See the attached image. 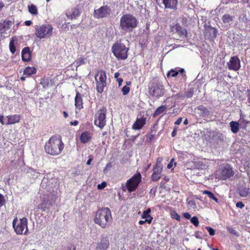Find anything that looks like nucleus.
<instances>
[{
	"instance_id": "53",
	"label": "nucleus",
	"mask_w": 250,
	"mask_h": 250,
	"mask_svg": "<svg viewBox=\"0 0 250 250\" xmlns=\"http://www.w3.org/2000/svg\"><path fill=\"white\" fill-rule=\"evenodd\" d=\"M0 123L2 125L5 124L4 123V117L3 115H0Z\"/></svg>"
},
{
	"instance_id": "39",
	"label": "nucleus",
	"mask_w": 250,
	"mask_h": 250,
	"mask_svg": "<svg viewBox=\"0 0 250 250\" xmlns=\"http://www.w3.org/2000/svg\"><path fill=\"white\" fill-rule=\"evenodd\" d=\"M190 222L195 226L198 227L199 226V221L197 217L193 216L190 219Z\"/></svg>"
},
{
	"instance_id": "30",
	"label": "nucleus",
	"mask_w": 250,
	"mask_h": 250,
	"mask_svg": "<svg viewBox=\"0 0 250 250\" xmlns=\"http://www.w3.org/2000/svg\"><path fill=\"white\" fill-rule=\"evenodd\" d=\"M250 193V188L244 187L239 189L238 194L241 197H246Z\"/></svg>"
},
{
	"instance_id": "58",
	"label": "nucleus",
	"mask_w": 250,
	"mask_h": 250,
	"mask_svg": "<svg viewBox=\"0 0 250 250\" xmlns=\"http://www.w3.org/2000/svg\"><path fill=\"white\" fill-rule=\"evenodd\" d=\"M63 116H64V117L65 118H67V117H68V113H67L66 112H65V111H63Z\"/></svg>"
},
{
	"instance_id": "29",
	"label": "nucleus",
	"mask_w": 250,
	"mask_h": 250,
	"mask_svg": "<svg viewBox=\"0 0 250 250\" xmlns=\"http://www.w3.org/2000/svg\"><path fill=\"white\" fill-rule=\"evenodd\" d=\"M151 210L150 208H148L146 210H144L142 215V218L146 219H150L151 223L153 220V217L150 215Z\"/></svg>"
},
{
	"instance_id": "59",
	"label": "nucleus",
	"mask_w": 250,
	"mask_h": 250,
	"mask_svg": "<svg viewBox=\"0 0 250 250\" xmlns=\"http://www.w3.org/2000/svg\"><path fill=\"white\" fill-rule=\"evenodd\" d=\"M163 179L164 180H165L166 182H168L169 180V178H168V177L167 176H164V177L163 178Z\"/></svg>"
},
{
	"instance_id": "64",
	"label": "nucleus",
	"mask_w": 250,
	"mask_h": 250,
	"mask_svg": "<svg viewBox=\"0 0 250 250\" xmlns=\"http://www.w3.org/2000/svg\"><path fill=\"white\" fill-rule=\"evenodd\" d=\"M91 161H92V159H91V158L87 160V162H86V164L87 165H90V163H91Z\"/></svg>"
},
{
	"instance_id": "44",
	"label": "nucleus",
	"mask_w": 250,
	"mask_h": 250,
	"mask_svg": "<svg viewBox=\"0 0 250 250\" xmlns=\"http://www.w3.org/2000/svg\"><path fill=\"white\" fill-rule=\"evenodd\" d=\"M5 204V199L4 196L0 193V208Z\"/></svg>"
},
{
	"instance_id": "35",
	"label": "nucleus",
	"mask_w": 250,
	"mask_h": 250,
	"mask_svg": "<svg viewBox=\"0 0 250 250\" xmlns=\"http://www.w3.org/2000/svg\"><path fill=\"white\" fill-rule=\"evenodd\" d=\"M49 81L50 80L48 78L44 77L42 79L40 83L43 88H46L49 85Z\"/></svg>"
},
{
	"instance_id": "3",
	"label": "nucleus",
	"mask_w": 250,
	"mask_h": 250,
	"mask_svg": "<svg viewBox=\"0 0 250 250\" xmlns=\"http://www.w3.org/2000/svg\"><path fill=\"white\" fill-rule=\"evenodd\" d=\"M138 23L137 18L131 14L124 15L120 19V27L123 30L126 32L132 31L137 26Z\"/></svg>"
},
{
	"instance_id": "20",
	"label": "nucleus",
	"mask_w": 250,
	"mask_h": 250,
	"mask_svg": "<svg viewBox=\"0 0 250 250\" xmlns=\"http://www.w3.org/2000/svg\"><path fill=\"white\" fill-rule=\"evenodd\" d=\"M92 134L88 131L83 132L80 136V140L83 144H86L90 142L92 139Z\"/></svg>"
},
{
	"instance_id": "15",
	"label": "nucleus",
	"mask_w": 250,
	"mask_h": 250,
	"mask_svg": "<svg viewBox=\"0 0 250 250\" xmlns=\"http://www.w3.org/2000/svg\"><path fill=\"white\" fill-rule=\"evenodd\" d=\"M196 113L200 118L205 119V118L210 116V111L209 109L203 105L198 106L196 108Z\"/></svg>"
},
{
	"instance_id": "9",
	"label": "nucleus",
	"mask_w": 250,
	"mask_h": 250,
	"mask_svg": "<svg viewBox=\"0 0 250 250\" xmlns=\"http://www.w3.org/2000/svg\"><path fill=\"white\" fill-rule=\"evenodd\" d=\"M106 107L103 106L96 112L95 115L94 124L101 129H103L106 125Z\"/></svg>"
},
{
	"instance_id": "4",
	"label": "nucleus",
	"mask_w": 250,
	"mask_h": 250,
	"mask_svg": "<svg viewBox=\"0 0 250 250\" xmlns=\"http://www.w3.org/2000/svg\"><path fill=\"white\" fill-rule=\"evenodd\" d=\"M128 50L129 48L125 44L118 42L114 43L111 48L112 52L118 60H125L127 59Z\"/></svg>"
},
{
	"instance_id": "63",
	"label": "nucleus",
	"mask_w": 250,
	"mask_h": 250,
	"mask_svg": "<svg viewBox=\"0 0 250 250\" xmlns=\"http://www.w3.org/2000/svg\"><path fill=\"white\" fill-rule=\"evenodd\" d=\"M247 21V18H246V16H245V15H244V16H243V19H242V21H244V22H246Z\"/></svg>"
},
{
	"instance_id": "26",
	"label": "nucleus",
	"mask_w": 250,
	"mask_h": 250,
	"mask_svg": "<svg viewBox=\"0 0 250 250\" xmlns=\"http://www.w3.org/2000/svg\"><path fill=\"white\" fill-rule=\"evenodd\" d=\"M37 69L34 67L27 66L23 71V75L27 76L36 74Z\"/></svg>"
},
{
	"instance_id": "40",
	"label": "nucleus",
	"mask_w": 250,
	"mask_h": 250,
	"mask_svg": "<svg viewBox=\"0 0 250 250\" xmlns=\"http://www.w3.org/2000/svg\"><path fill=\"white\" fill-rule=\"evenodd\" d=\"M9 49L12 54H14L16 52V46L12 41H10L9 43Z\"/></svg>"
},
{
	"instance_id": "10",
	"label": "nucleus",
	"mask_w": 250,
	"mask_h": 250,
	"mask_svg": "<svg viewBox=\"0 0 250 250\" xmlns=\"http://www.w3.org/2000/svg\"><path fill=\"white\" fill-rule=\"evenodd\" d=\"M165 89L163 85L158 83H152L148 87V93L152 97L159 98L164 95Z\"/></svg>"
},
{
	"instance_id": "14",
	"label": "nucleus",
	"mask_w": 250,
	"mask_h": 250,
	"mask_svg": "<svg viewBox=\"0 0 250 250\" xmlns=\"http://www.w3.org/2000/svg\"><path fill=\"white\" fill-rule=\"evenodd\" d=\"M228 66L229 70L234 71L238 70L241 67L240 59L237 56L230 57L229 61L228 62Z\"/></svg>"
},
{
	"instance_id": "50",
	"label": "nucleus",
	"mask_w": 250,
	"mask_h": 250,
	"mask_svg": "<svg viewBox=\"0 0 250 250\" xmlns=\"http://www.w3.org/2000/svg\"><path fill=\"white\" fill-rule=\"evenodd\" d=\"M183 216L187 219H189L191 217L190 214L188 212H186L183 214Z\"/></svg>"
},
{
	"instance_id": "47",
	"label": "nucleus",
	"mask_w": 250,
	"mask_h": 250,
	"mask_svg": "<svg viewBox=\"0 0 250 250\" xmlns=\"http://www.w3.org/2000/svg\"><path fill=\"white\" fill-rule=\"evenodd\" d=\"M76 247L72 248L71 246L64 247L61 249L60 250H76Z\"/></svg>"
},
{
	"instance_id": "45",
	"label": "nucleus",
	"mask_w": 250,
	"mask_h": 250,
	"mask_svg": "<svg viewBox=\"0 0 250 250\" xmlns=\"http://www.w3.org/2000/svg\"><path fill=\"white\" fill-rule=\"evenodd\" d=\"M107 186V183L105 182H103L101 184H98L97 188L98 189H102L105 188Z\"/></svg>"
},
{
	"instance_id": "36",
	"label": "nucleus",
	"mask_w": 250,
	"mask_h": 250,
	"mask_svg": "<svg viewBox=\"0 0 250 250\" xmlns=\"http://www.w3.org/2000/svg\"><path fill=\"white\" fill-rule=\"evenodd\" d=\"M249 122L245 120L244 118H241L239 120V125L243 128H246Z\"/></svg>"
},
{
	"instance_id": "1",
	"label": "nucleus",
	"mask_w": 250,
	"mask_h": 250,
	"mask_svg": "<svg viewBox=\"0 0 250 250\" xmlns=\"http://www.w3.org/2000/svg\"><path fill=\"white\" fill-rule=\"evenodd\" d=\"M64 145L60 135L52 136L45 143L44 150L46 153L51 156L60 155L64 149Z\"/></svg>"
},
{
	"instance_id": "13",
	"label": "nucleus",
	"mask_w": 250,
	"mask_h": 250,
	"mask_svg": "<svg viewBox=\"0 0 250 250\" xmlns=\"http://www.w3.org/2000/svg\"><path fill=\"white\" fill-rule=\"evenodd\" d=\"M158 160L157 159L156 165L153 168V173L151 176V179L153 182L159 180L161 178V173L163 170V166L159 165Z\"/></svg>"
},
{
	"instance_id": "5",
	"label": "nucleus",
	"mask_w": 250,
	"mask_h": 250,
	"mask_svg": "<svg viewBox=\"0 0 250 250\" xmlns=\"http://www.w3.org/2000/svg\"><path fill=\"white\" fill-rule=\"evenodd\" d=\"M28 221L25 217L21 218L18 220L17 217L14 219L12 222V226L15 231L17 234L21 235L24 234L26 235L28 232Z\"/></svg>"
},
{
	"instance_id": "21",
	"label": "nucleus",
	"mask_w": 250,
	"mask_h": 250,
	"mask_svg": "<svg viewBox=\"0 0 250 250\" xmlns=\"http://www.w3.org/2000/svg\"><path fill=\"white\" fill-rule=\"evenodd\" d=\"M75 105L77 110L80 111L83 108V100L82 95L79 92H77L75 98Z\"/></svg>"
},
{
	"instance_id": "16",
	"label": "nucleus",
	"mask_w": 250,
	"mask_h": 250,
	"mask_svg": "<svg viewBox=\"0 0 250 250\" xmlns=\"http://www.w3.org/2000/svg\"><path fill=\"white\" fill-rule=\"evenodd\" d=\"M80 15L81 12L77 7H74L68 10L65 14L67 19L71 20L76 19Z\"/></svg>"
},
{
	"instance_id": "23",
	"label": "nucleus",
	"mask_w": 250,
	"mask_h": 250,
	"mask_svg": "<svg viewBox=\"0 0 250 250\" xmlns=\"http://www.w3.org/2000/svg\"><path fill=\"white\" fill-rule=\"evenodd\" d=\"M22 60L24 62H29L31 59V53L28 47H24L21 51Z\"/></svg>"
},
{
	"instance_id": "62",
	"label": "nucleus",
	"mask_w": 250,
	"mask_h": 250,
	"mask_svg": "<svg viewBox=\"0 0 250 250\" xmlns=\"http://www.w3.org/2000/svg\"><path fill=\"white\" fill-rule=\"evenodd\" d=\"M4 7V4L3 2H0V11L2 9V8Z\"/></svg>"
},
{
	"instance_id": "18",
	"label": "nucleus",
	"mask_w": 250,
	"mask_h": 250,
	"mask_svg": "<svg viewBox=\"0 0 250 250\" xmlns=\"http://www.w3.org/2000/svg\"><path fill=\"white\" fill-rule=\"evenodd\" d=\"M165 9L176 10L178 4V0H162Z\"/></svg>"
},
{
	"instance_id": "55",
	"label": "nucleus",
	"mask_w": 250,
	"mask_h": 250,
	"mask_svg": "<svg viewBox=\"0 0 250 250\" xmlns=\"http://www.w3.org/2000/svg\"><path fill=\"white\" fill-rule=\"evenodd\" d=\"M24 23L26 26H30L32 24V22L31 21H26Z\"/></svg>"
},
{
	"instance_id": "57",
	"label": "nucleus",
	"mask_w": 250,
	"mask_h": 250,
	"mask_svg": "<svg viewBox=\"0 0 250 250\" xmlns=\"http://www.w3.org/2000/svg\"><path fill=\"white\" fill-rule=\"evenodd\" d=\"M176 132H177V129L176 128H175L171 133L172 137H174L176 135Z\"/></svg>"
},
{
	"instance_id": "41",
	"label": "nucleus",
	"mask_w": 250,
	"mask_h": 250,
	"mask_svg": "<svg viewBox=\"0 0 250 250\" xmlns=\"http://www.w3.org/2000/svg\"><path fill=\"white\" fill-rule=\"evenodd\" d=\"M76 66H79L84 63V60L83 58H80L75 61Z\"/></svg>"
},
{
	"instance_id": "60",
	"label": "nucleus",
	"mask_w": 250,
	"mask_h": 250,
	"mask_svg": "<svg viewBox=\"0 0 250 250\" xmlns=\"http://www.w3.org/2000/svg\"><path fill=\"white\" fill-rule=\"evenodd\" d=\"M156 125H157L156 124H155V125H154L151 127V128H153V133H155V132H156V131L155 126H156Z\"/></svg>"
},
{
	"instance_id": "56",
	"label": "nucleus",
	"mask_w": 250,
	"mask_h": 250,
	"mask_svg": "<svg viewBox=\"0 0 250 250\" xmlns=\"http://www.w3.org/2000/svg\"><path fill=\"white\" fill-rule=\"evenodd\" d=\"M117 81L118 82V83H119V85L120 86V85H121L123 80L122 78H117Z\"/></svg>"
},
{
	"instance_id": "61",
	"label": "nucleus",
	"mask_w": 250,
	"mask_h": 250,
	"mask_svg": "<svg viewBox=\"0 0 250 250\" xmlns=\"http://www.w3.org/2000/svg\"><path fill=\"white\" fill-rule=\"evenodd\" d=\"M120 75V73L119 72H116L115 74H114V77L115 78H118V77Z\"/></svg>"
},
{
	"instance_id": "34",
	"label": "nucleus",
	"mask_w": 250,
	"mask_h": 250,
	"mask_svg": "<svg viewBox=\"0 0 250 250\" xmlns=\"http://www.w3.org/2000/svg\"><path fill=\"white\" fill-rule=\"evenodd\" d=\"M208 32H209V36L212 38H216L217 36V30L211 26H208L207 29Z\"/></svg>"
},
{
	"instance_id": "6",
	"label": "nucleus",
	"mask_w": 250,
	"mask_h": 250,
	"mask_svg": "<svg viewBox=\"0 0 250 250\" xmlns=\"http://www.w3.org/2000/svg\"><path fill=\"white\" fill-rule=\"evenodd\" d=\"M106 75L104 71L99 69L95 75L96 90L99 93H102L106 86Z\"/></svg>"
},
{
	"instance_id": "24",
	"label": "nucleus",
	"mask_w": 250,
	"mask_h": 250,
	"mask_svg": "<svg viewBox=\"0 0 250 250\" xmlns=\"http://www.w3.org/2000/svg\"><path fill=\"white\" fill-rule=\"evenodd\" d=\"M7 119V123L6 125H12L19 123L21 119L20 115L14 114L12 115H9L6 117Z\"/></svg>"
},
{
	"instance_id": "17",
	"label": "nucleus",
	"mask_w": 250,
	"mask_h": 250,
	"mask_svg": "<svg viewBox=\"0 0 250 250\" xmlns=\"http://www.w3.org/2000/svg\"><path fill=\"white\" fill-rule=\"evenodd\" d=\"M109 246V242L107 236H102L100 241L97 244L96 249L100 250H106Z\"/></svg>"
},
{
	"instance_id": "19",
	"label": "nucleus",
	"mask_w": 250,
	"mask_h": 250,
	"mask_svg": "<svg viewBox=\"0 0 250 250\" xmlns=\"http://www.w3.org/2000/svg\"><path fill=\"white\" fill-rule=\"evenodd\" d=\"M170 29L171 32L177 34L180 37L187 34L186 30L184 29L179 23H176L175 25L172 26Z\"/></svg>"
},
{
	"instance_id": "42",
	"label": "nucleus",
	"mask_w": 250,
	"mask_h": 250,
	"mask_svg": "<svg viewBox=\"0 0 250 250\" xmlns=\"http://www.w3.org/2000/svg\"><path fill=\"white\" fill-rule=\"evenodd\" d=\"M129 91L130 88L126 85L124 86L122 89V91L124 95L127 94Z\"/></svg>"
},
{
	"instance_id": "27",
	"label": "nucleus",
	"mask_w": 250,
	"mask_h": 250,
	"mask_svg": "<svg viewBox=\"0 0 250 250\" xmlns=\"http://www.w3.org/2000/svg\"><path fill=\"white\" fill-rule=\"evenodd\" d=\"M167 109L166 105H161L158 107L154 111L153 116L156 117L164 112Z\"/></svg>"
},
{
	"instance_id": "7",
	"label": "nucleus",
	"mask_w": 250,
	"mask_h": 250,
	"mask_svg": "<svg viewBox=\"0 0 250 250\" xmlns=\"http://www.w3.org/2000/svg\"><path fill=\"white\" fill-rule=\"evenodd\" d=\"M53 28L50 24H42L37 26L35 34L38 39H42L49 38L52 36Z\"/></svg>"
},
{
	"instance_id": "51",
	"label": "nucleus",
	"mask_w": 250,
	"mask_h": 250,
	"mask_svg": "<svg viewBox=\"0 0 250 250\" xmlns=\"http://www.w3.org/2000/svg\"><path fill=\"white\" fill-rule=\"evenodd\" d=\"M182 121V118L180 117V118H178L176 121V122H175V124L179 125H180Z\"/></svg>"
},
{
	"instance_id": "43",
	"label": "nucleus",
	"mask_w": 250,
	"mask_h": 250,
	"mask_svg": "<svg viewBox=\"0 0 250 250\" xmlns=\"http://www.w3.org/2000/svg\"><path fill=\"white\" fill-rule=\"evenodd\" d=\"M206 229L208 230L210 235L213 236L215 234V230L212 228L210 227H206Z\"/></svg>"
},
{
	"instance_id": "11",
	"label": "nucleus",
	"mask_w": 250,
	"mask_h": 250,
	"mask_svg": "<svg viewBox=\"0 0 250 250\" xmlns=\"http://www.w3.org/2000/svg\"><path fill=\"white\" fill-rule=\"evenodd\" d=\"M219 178L222 180H227L234 175V172L230 165L227 164L221 166L219 169Z\"/></svg>"
},
{
	"instance_id": "46",
	"label": "nucleus",
	"mask_w": 250,
	"mask_h": 250,
	"mask_svg": "<svg viewBox=\"0 0 250 250\" xmlns=\"http://www.w3.org/2000/svg\"><path fill=\"white\" fill-rule=\"evenodd\" d=\"M236 207L237 208H243L245 207V205L244 204V203L240 201V202H238L237 203H236Z\"/></svg>"
},
{
	"instance_id": "37",
	"label": "nucleus",
	"mask_w": 250,
	"mask_h": 250,
	"mask_svg": "<svg viewBox=\"0 0 250 250\" xmlns=\"http://www.w3.org/2000/svg\"><path fill=\"white\" fill-rule=\"evenodd\" d=\"M170 216L172 218L174 219L177 221H179L181 220L180 216L175 210L170 212Z\"/></svg>"
},
{
	"instance_id": "48",
	"label": "nucleus",
	"mask_w": 250,
	"mask_h": 250,
	"mask_svg": "<svg viewBox=\"0 0 250 250\" xmlns=\"http://www.w3.org/2000/svg\"><path fill=\"white\" fill-rule=\"evenodd\" d=\"M147 223L148 224H151V221L150 219H146L145 220H140L139 221V224L140 225H144L145 223Z\"/></svg>"
},
{
	"instance_id": "38",
	"label": "nucleus",
	"mask_w": 250,
	"mask_h": 250,
	"mask_svg": "<svg viewBox=\"0 0 250 250\" xmlns=\"http://www.w3.org/2000/svg\"><path fill=\"white\" fill-rule=\"evenodd\" d=\"M155 133H153V128H151V131L149 134L146 135V140L148 142H150L155 137Z\"/></svg>"
},
{
	"instance_id": "54",
	"label": "nucleus",
	"mask_w": 250,
	"mask_h": 250,
	"mask_svg": "<svg viewBox=\"0 0 250 250\" xmlns=\"http://www.w3.org/2000/svg\"><path fill=\"white\" fill-rule=\"evenodd\" d=\"M173 161H174V159H172L171 160L170 162L167 165V168L170 169V168H171L172 167V162H173Z\"/></svg>"
},
{
	"instance_id": "49",
	"label": "nucleus",
	"mask_w": 250,
	"mask_h": 250,
	"mask_svg": "<svg viewBox=\"0 0 250 250\" xmlns=\"http://www.w3.org/2000/svg\"><path fill=\"white\" fill-rule=\"evenodd\" d=\"M228 230L230 233L234 234H235L236 233V230L232 228V227H228L227 228Z\"/></svg>"
},
{
	"instance_id": "28",
	"label": "nucleus",
	"mask_w": 250,
	"mask_h": 250,
	"mask_svg": "<svg viewBox=\"0 0 250 250\" xmlns=\"http://www.w3.org/2000/svg\"><path fill=\"white\" fill-rule=\"evenodd\" d=\"M231 131L234 133H236L239 131V124L237 122L231 121L229 123Z\"/></svg>"
},
{
	"instance_id": "25",
	"label": "nucleus",
	"mask_w": 250,
	"mask_h": 250,
	"mask_svg": "<svg viewBox=\"0 0 250 250\" xmlns=\"http://www.w3.org/2000/svg\"><path fill=\"white\" fill-rule=\"evenodd\" d=\"M180 73L182 76H185V70L183 68H181L179 71L176 70L175 69H171L168 72L167 74V77L169 78V77H175L178 75V74Z\"/></svg>"
},
{
	"instance_id": "22",
	"label": "nucleus",
	"mask_w": 250,
	"mask_h": 250,
	"mask_svg": "<svg viewBox=\"0 0 250 250\" xmlns=\"http://www.w3.org/2000/svg\"><path fill=\"white\" fill-rule=\"evenodd\" d=\"M146 122V119L145 118H137L132 125V128L134 130H139L144 126Z\"/></svg>"
},
{
	"instance_id": "2",
	"label": "nucleus",
	"mask_w": 250,
	"mask_h": 250,
	"mask_svg": "<svg viewBox=\"0 0 250 250\" xmlns=\"http://www.w3.org/2000/svg\"><path fill=\"white\" fill-rule=\"evenodd\" d=\"M112 221L110 209L108 208H102L99 209L96 213L94 221L102 228H105L109 225Z\"/></svg>"
},
{
	"instance_id": "32",
	"label": "nucleus",
	"mask_w": 250,
	"mask_h": 250,
	"mask_svg": "<svg viewBox=\"0 0 250 250\" xmlns=\"http://www.w3.org/2000/svg\"><path fill=\"white\" fill-rule=\"evenodd\" d=\"M203 194H206L211 199L214 200L216 203H219V199L215 196L213 193L209 190H204L203 192Z\"/></svg>"
},
{
	"instance_id": "8",
	"label": "nucleus",
	"mask_w": 250,
	"mask_h": 250,
	"mask_svg": "<svg viewBox=\"0 0 250 250\" xmlns=\"http://www.w3.org/2000/svg\"><path fill=\"white\" fill-rule=\"evenodd\" d=\"M142 181V176L139 172H137L132 177L127 180L125 187L129 192L134 191Z\"/></svg>"
},
{
	"instance_id": "31",
	"label": "nucleus",
	"mask_w": 250,
	"mask_h": 250,
	"mask_svg": "<svg viewBox=\"0 0 250 250\" xmlns=\"http://www.w3.org/2000/svg\"><path fill=\"white\" fill-rule=\"evenodd\" d=\"M29 12L33 15L37 16L38 14V11L37 7L33 4L28 5Z\"/></svg>"
},
{
	"instance_id": "33",
	"label": "nucleus",
	"mask_w": 250,
	"mask_h": 250,
	"mask_svg": "<svg viewBox=\"0 0 250 250\" xmlns=\"http://www.w3.org/2000/svg\"><path fill=\"white\" fill-rule=\"evenodd\" d=\"M233 17L229 14H226L223 16L222 20L224 23H228L233 20Z\"/></svg>"
},
{
	"instance_id": "52",
	"label": "nucleus",
	"mask_w": 250,
	"mask_h": 250,
	"mask_svg": "<svg viewBox=\"0 0 250 250\" xmlns=\"http://www.w3.org/2000/svg\"><path fill=\"white\" fill-rule=\"evenodd\" d=\"M78 124H79V122L77 120H75L73 122H70V124L71 125H75V126H76V125H78Z\"/></svg>"
},
{
	"instance_id": "12",
	"label": "nucleus",
	"mask_w": 250,
	"mask_h": 250,
	"mask_svg": "<svg viewBox=\"0 0 250 250\" xmlns=\"http://www.w3.org/2000/svg\"><path fill=\"white\" fill-rule=\"evenodd\" d=\"M111 9L107 5L101 6L94 12V16L97 19H103L106 18L110 15Z\"/></svg>"
}]
</instances>
